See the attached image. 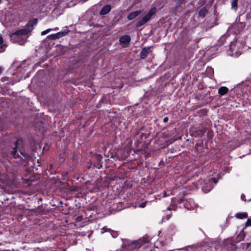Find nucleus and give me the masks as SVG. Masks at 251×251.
I'll return each instance as SVG.
<instances>
[{
  "instance_id": "423d86ee",
  "label": "nucleus",
  "mask_w": 251,
  "mask_h": 251,
  "mask_svg": "<svg viewBox=\"0 0 251 251\" xmlns=\"http://www.w3.org/2000/svg\"><path fill=\"white\" fill-rule=\"evenodd\" d=\"M151 48H144L141 52H140V57L142 59L145 58L148 55Z\"/></svg>"
},
{
  "instance_id": "a211bd4d",
  "label": "nucleus",
  "mask_w": 251,
  "mask_h": 251,
  "mask_svg": "<svg viewBox=\"0 0 251 251\" xmlns=\"http://www.w3.org/2000/svg\"><path fill=\"white\" fill-rule=\"evenodd\" d=\"M184 206L185 207L188 209H193L195 207V205L194 203H193V205L191 206H189V201H186L185 203H184Z\"/></svg>"
},
{
  "instance_id": "9d476101",
  "label": "nucleus",
  "mask_w": 251,
  "mask_h": 251,
  "mask_svg": "<svg viewBox=\"0 0 251 251\" xmlns=\"http://www.w3.org/2000/svg\"><path fill=\"white\" fill-rule=\"evenodd\" d=\"M228 91V89L226 87L223 86L218 90V93L221 96L226 94Z\"/></svg>"
},
{
  "instance_id": "aec40b11",
  "label": "nucleus",
  "mask_w": 251,
  "mask_h": 251,
  "mask_svg": "<svg viewBox=\"0 0 251 251\" xmlns=\"http://www.w3.org/2000/svg\"><path fill=\"white\" fill-rule=\"evenodd\" d=\"M138 242H140V244H143L146 242H148L149 240L148 239H145V238H144L143 239L139 240Z\"/></svg>"
},
{
  "instance_id": "473e14b6",
  "label": "nucleus",
  "mask_w": 251,
  "mask_h": 251,
  "mask_svg": "<svg viewBox=\"0 0 251 251\" xmlns=\"http://www.w3.org/2000/svg\"><path fill=\"white\" fill-rule=\"evenodd\" d=\"M171 209H172V208H171V207L169 206V207H167V210H171Z\"/></svg>"
},
{
  "instance_id": "2eb2a0df",
  "label": "nucleus",
  "mask_w": 251,
  "mask_h": 251,
  "mask_svg": "<svg viewBox=\"0 0 251 251\" xmlns=\"http://www.w3.org/2000/svg\"><path fill=\"white\" fill-rule=\"evenodd\" d=\"M248 217V214L246 212L240 213L236 214V217L239 219L246 218Z\"/></svg>"
},
{
  "instance_id": "f03ea898",
  "label": "nucleus",
  "mask_w": 251,
  "mask_h": 251,
  "mask_svg": "<svg viewBox=\"0 0 251 251\" xmlns=\"http://www.w3.org/2000/svg\"><path fill=\"white\" fill-rule=\"evenodd\" d=\"M234 238H229L225 240L224 242V245L228 251H235L237 250V247Z\"/></svg>"
},
{
  "instance_id": "1a4fd4ad",
  "label": "nucleus",
  "mask_w": 251,
  "mask_h": 251,
  "mask_svg": "<svg viewBox=\"0 0 251 251\" xmlns=\"http://www.w3.org/2000/svg\"><path fill=\"white\" fill-rule=\"evenodd\" d=\"M149 20L146 18L145 16L140 20H139L136 24V26L137 27H140L144 25L145 24L147 23Z\"/></svg>"
},
{
  "instance_id": "393cba45",
  "label": "nucleus",
  "mask_w": 251,
  "mask_h": 251,
  "mask_svg": "<svg viewBox=\"0 0 251 251\" xmlns=\"http://www.w3.org/2000/svg\"><path fill=\"white\" fill-rule=\"evenodd\" d=\"M241 199L242 201H246V196L244 194H242L241 196Z\"/></svg>"
},
{
  "instance_id": "7ed1b4c3",
  "label": "nucleus",
  "mask_w": 251,
  "mask_h": 251,
  "mask_svg": "<svg viewBox=\"0 0 251 251\" xmlns=\"http://www.w3.org/2000/svg\"><path fill=\"white\" fill-rule=\"evenodd\" d=\"M130 37L129 35H125L120 38V44L124 47H126L130 41Z\"/></svg>"
},
{
  "instance_id": "9b49d317",
  "label": "nucleus",
  "mask_w": 251,
  "mask_h": 251,
  "mask_svg": "<svg viewBox=\"0 0 251 251\" xmlns=\"http://www.w3.org/2000/svg\"><path fill=\"white\" fill-rule=\"evenodd\" d=\"M5 46L3 44V38L0 36V53L5 50Z\"/></svg>"
},
{
  "instance_id": "bb28decb",
  "label": "nucleus",
  "mask_w": 251,
  "mask_h": 251,
  "mask_svg": "<svg viewBox=\"0 0 251 251\" xmlns=\"http://www.w3.org/2000/svg\"><path fill=\"white\" fill-rule=\"evenodd\" d=\"M232 55L235 57H238L239 56V54L238 52H236V51H235L234 53L232 54Z\"/></svg>"
},
{
  "instance_id": "72a5a7b5",
  "label": "nucleus",
  "mask_w": 251,
  "mask_h": 251,
  "mask_svg": "<svg viewBox=\"0 0 251 251\" xmlns=\"http://www.w3.org/2000/svg\"><path fill=\"white\" fill-rule=\"evenodd\" d=\"M1 0H0V2H1Z\"/></svg>"
},
{
  "instance_id": "4468645a",
  "label": "nucleus",
  "mask_w": 251,
  "mask_h": 251,
  "mask_svg": "<svg viewBox=\"0 0 251 251\" xmlns=\"http://www.w3.org/2000/svg\"><path fill=\"white\" fill-rule=\"evenodd\" d=\"M207 13V9L205 8H202L200 10L199 12V15L201 17H204Z\"/></svg>"
},
{
  "instance_id": "0eeeda50",
  "label": "nucleus",
  "mask_w": 251,
  "mask_h": 251,
  "mask_svg": "<svg viewBox=\"0 0 251 251\" xmlns=\"http://www.w3.org/2000/svg\"><path fill=\"white\" fill-rule=\"evenodd\" d=\"M111 9V7L110 5L108 4L104 6L100 12V15H103L107 14L110 11Z\"/></svg>"
},
{
  "instance_id": "20e7f679",
  "label": "nucleus",
  "mask_w": 251,
  "mask_h": 251,
  "mask_svg": "<svg viewBox=\"0 0 251 251\" xmlns=\"http://www.w3.org/2000/svg\"><path fill=\"white\" fill-rule=\"evenodd\" d=\"M245 237V233L243 230H242L237 235L235 239V242L237 243L244 240Z\"/></svg>"
},
{
  "instance_id": "2f4dec72",
  "label": "nucleus",
  "mask_w": 251,
  "mask_h": 251,
  "mask_svg": "<svg viewBox=\"0 0 251 251\" xmlns=\"http://www.w3.org/2000/svg\"><path fill=\"white\" fill-rule=\"evenodd\" d=\"M2 71V68L1 67H0V74H1Z\"/></svg>"
},
{
  "instance_id": "dca6fc26",
  "label": "nucleus",
  "mask_w": 251,
  "mask_h": 251,
  "mask_svg": "<svg viewBox=\"0 0 251 251\" xmlns=\"http://www.w3.org/2000/svg\"><path fill=\"white\" fill-rule=\"evenodd\" d=\"M251 245V243H242L240 245V248L242 249L247 250L250 247Z\"/></svg>"
},
{
  "instance_id": "4be33fe9",
  "label": "nucleus",
  "mask_w": 251,
  "mask_h": 251,
  "mask_svg": "<svg viewBox=\"0 0 251 251\" xmlns=\"http://www.w3.org/2000/svg\"><path fill=\"white\" fill-rule=\"evenodd\" d=\"M251 226V220L248 219L246 223V226Z\"/></svg>"
},
{
  "instance_id": "c756f323",
  "label": "nucleus",
  "mask_w": 251,
  "mask_h": 251,
  "mask_svg": "<svg viewBox=\"0 0 251 251\" xmlns=\"http://www.w3.org/2000/svg\"><path fill=\"white\" fill-rule=\"evenodd\" d=\"M169 195H170V194H167V193H166V192H165V194H164V197H166V196H169Z\"/></svg>"
},
{
  "instance_id": "412c9836",
  "label": "nucleus",
  "mask_w": 251,
  "mask_h": 251,
  "mask_svg": "<svg viewBox=\"0 0 251 251\" xmlns=\"http://www.w3.org/2000/svg\"><path fill=\"white\" fill-rule=\"evenodd\" d=\"M55 34H53L49 35L47 37L50 39L54 40L57 39V38H56V36H55Z\"/></svg>"
},
{
  "instance_id": "5701e85b",
  "label": "nucleus",
  "mask_w": 251,
  "mask_h": 251,
  "mask_svg": "<svg viewBox=\"0 0 251 251\" xmlns=\"http://www.w3.org/2000/svg\"><path fill=\"white\" fill-rule=\"evenodd\" d=\"M212 188V187H211V186H210L209 189H206V188H205V187H203V188H202V190H203V191L205 193H208V192H209V191H210V190Z\"/></svg>"
},
{
  "instance_id": "f8f14e48",
  "label": "nucleus",
  "mask_w": 251,
  "mask_h": 251,
  "mask_svg": "<svg viewBox=\"0 0 251 251\" xmlns=\"http://www.w3.org/2000/svg\"><path fill=\"white\" fill-rule=\"evenodd\" d=\"M18 147V141H17L15 143V147L13 148V150L11 151V154L13 155L14 158L17 157L18 154H17V148Z\"/></svg>"
},
{
  "instance_id": "f257e3e1",
  "label": "nucleus",
  "mask_w": 251,
  "mask_h": 251,
  "mask_svg": "<svg viewBox=\"0 0 251 251\" xmlns=\"http://www.w3.org/2000/svg\"><path fill=\"white\" fill-rule=\"evenodd\" d=\"M29 30L28 28L21 29L12 34L11 37L21 45H24L28 37Z\"/></svg>"
},
{
  "instance_id": "ddd939ff",
  "label": "nucleus",
  "mask_w": 251,
  "mask_h": 251,
  "mask_svg": "<svg viewBox=\"0 0 251 251\" xmlns=\"http://www.w3.org/2000/svg\"><path fill=\"white\" fill-rule=\"evenodd\" d=\"M68 33V30L59 32L55 34V36H56V38H57V39H58L61 37H63V36L66 35Z\"/></svg>"
},
{
  "instance_id": "39448f33",
  "label": "nucleus",
  "mask_w": 251,
  "mask_h": 251,
  "mask_svg": "<svg viewBox=\"0 0 251 251\" xmlns=\"http://www.w3.org/2000/svg\"><path fill=\"white\" fill-rule=\"evenodd\" d=\"M141 13V10L136 11L132 12H131L127 16V19L129 20H132L137 17Z\"/></svg>"
},
{
  "instance_id": "7c9ffc66",
  "label": "nucleus",
  "mask_w": 251,
  "mask_h": 251,
  "mask_svg": "<svg viewBox=\"0 0 251 251\" xmlns=\"http://www.w3.org/2000/svg\"><path fill=\"white\" fill-rule=\"evenodd\" d=\"M184 0H179V2L180 4L182 3Z\"/></svg>"
},
{
  "instance_id": "6ab92c4d",
  "label": "nucleus",
  "mask_w": 251,
  "mask_h": 251,
  "mask_svg": "<svg viewBox=\"0 0 251 251\" xmlns=\"http://www.w3.org/2000/svg\"><path fill=\"white\" fill-rule=\"evenodd\" d=\"M238 0H234L232 2V7L235 9L237 8Z\"/></svg>"
},
{
  "instance_id": "c85d7f7f",
  "label": "nucleus",
  "mask_w": 251,
  "mask_h": 251,
  "mask_svg": "<svg viewBox=\"0 0 251 251\" xmlns=\"http://www.w3.org/2000/svg\"><path fill=\"white\" fill-rule=\"evenodd\" d=\"M233 45H231L230 47V50H232L233 51L234 50V49H233Z\"/></svg>"
},
{
  "instance_id": "b1692460",
  "label": "nucleus",
  "mask_w": 251,
  "mask_h": 251,
  "mask_svg": "<svg viewBox=\"0 0 251 251\" xmlns=\"http://www.w3.org/2000/svg\"><path fill=\"white\" fill-rule=\"evenodd\" d=\"M209 181L211 183L214 182V183H217V180L215 178H211L210 179Z\"/></svg>"
},
{
  "instance_id": "f3484780",
  "label": "nucleus",
  "mask_w": 251,
  "mask_h": 251,
  "mask_svg": "<svg viewBox=\"0 0 251 251\" xmlns=\"http://www.w3.org/2000/svg\"><path fill=\"white\" fill-rule=\"evenodd\" d=\"M58 29V28L57 27L55 28V29L49 28V29H47L42 31L41 34V35H45L51 31L57 30Z\"/></svg>"
},
{
  "instance_id": "6e6552de",
  "label": "nucleus",
  "mask_w": 251,
  "mask_h": 251,
  "mask_svg": "<svg viewBox=\"0 0 251 251\" xmlns=\"http://www.w3.org/2000/svg\"><path fill=\"white\" fill-rule=\"evenodd\" d=\"M156 12V7H152L151 9H150L148 14L145 16V17L147 18L149 20H150L152 16L154 15Z\"/></svg>"
},
{
  "instance_id": "cd10ccee",
  "label": "nucleus",
  "mask_w": 251,
  "mask_h": 251,
  "mask_svg": "<svg viewBox=\"0 0 251 251\" xmlns=\"http://www.w3.org/2000/svg\"><path fill=\"white\" fill-rule=\"evenodd\" d=\"M168 121V118L167 117H165L163 119V122L164 123H167Z\"/></svg>"
},
{
  "instance_id": "a878e982",
  "label": "nucleus",
  "mask_w": 251,
  "mask_h": 251,
  "mask_svg": "<svg viewBox=\"0 0 251 251\" xmlns=\"http://www.w3.org/2000/svg\"><path fill=\"white\" fill-rule=\"evenodd\" d=\"M146 203H147V202L141 203V204L139 205V207H141V208L145 207L146 206Z\"/></svg>"
}]
</instances>
